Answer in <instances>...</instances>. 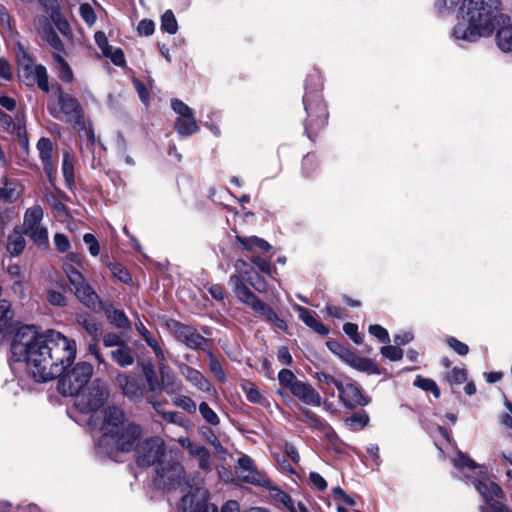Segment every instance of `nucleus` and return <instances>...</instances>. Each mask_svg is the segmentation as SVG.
Masks as SVG:
<instances>
[{
	"mask_svg": "<svg viewBox=\"0 0 512 512\" xmlns=\"http://www.w3.org/2000/svg\"><path fill=\"white\" fill-rule=\"evenodd\" d=\"M259 313L262 316H264L267 321L274 323L278 329H281V330L287 329L286 322L283 319L279 318L277 316V314L274 312V310L267 304H265L263 306V308L259 311Z\"/></svg>",
	"mask_w": 512,
	"mask_h": 512,
	"instance_id": "nucleus-42",
	"label": "nucleus"
},
{
	"mask_svg": "<svg viewBox=\"0 0 512 512\" xmlns=\"http://www.w3.org/2000/svg\"><path fill=\"white\" fill-rule=\"evenodd\" d=\"M235 473L238 479L244 483L258 487H271V480L267 474L259 470L252 458L243 454L238 458Z\"/></svg>",
	"mask_w": 512,
	"mask_h": 512,
	"instance_id": "nucleus-10",
	"label": "nucleus"
},
{
	"mask_svg": "<svg viewBox=\"0 0 512 512\" xmlns=\"http://www.w3.org/2000/svg\"><path fill=\"white\" fill-rule=\"evenodd\" d=\"M502 23L496 34L498 47L504 52L512 51V22L503 15L499 16V23Z\"/></svg>",
	"mask_w": 512,
	"mask_h": 512,
	"instance_id": "nucleus-20",
	"label": "nucleus"
},
{
	"mask_svg": "<svg viewBox=\"0 0 512 512\" xmlns=\"http://www.w3.org/2000/svg\"><path fill=\"white\" fill-rule=\"evenodd\" d=\"M79 12H80L82 19L89 26H92L95 23L96 15H95L93 8L89 4H87V3L81 4L80 8H79Z\"/></svg>",
	"mask_w": 512,
	"mask_h": 512,
	"instance_id": "nucleus-58",
	"label": "nucleus"
},
{
	"mask_svg": "<svg viewBox=\"0 0 512 512\" xmlns=\"http://www.w3.org/2000/svg\"><path fill=\"white\" fill-rule=\"evenodd\" d=\"M28 236L38 247L46 248L48 246V231L42 225L33 228L30 231L24 233Z\"/></svg>",
	"mask_w": 512,
	"mask_h": 512,
	"instance_id": "nucleus-35",
	"label": "nucleus"
},
{
	"mask_svg": "<svg viewBox=\"0 0 512 512\" xmlns=\"http://www.w3.org/2000/svg\"><path fill=\"white\" fill-rule=\"evenodd\" d=\"M46 201L51 206L56 216L63 217L66 215V207L56 195L52 193L47 194Z\"/></svg>",
	"mask_w": 512,
	"mask_h": 512,
	"instance_id": "nucleus-46",
	"label": "nucleus"
},
{
	"mask_svg": "<svg viewBox=\"0 0 512 512\" xmlns=\"http://www.w3.org/2000/svg\"><path fill=\"white\" fill-rule=\"evenodd\" d=\"M327 346L330 349V351L337 355L343 362H345L352 353L350 349L342 346L341 344L335 341L328 342Z\"/></svg>",
	"mask_w": 512,
	"mask_h": 512,
	"instance_id": "nucleus-53",
	"label": "nucleus"
},
{
	"mask_svg": "<svg viewBox=\"0 0 512 512\" xmlns=\"http://www.w3.org/2000/svg\"><path fill=\"white\" fill-rule=\"evenodd\" d=\"M498 9V0H463L459 16L466 23L459 22L453 29V36L468 42L490 36L495 22L499 24Z\"/></svg>",
	"mask_w": 512,
	"mask_h": 512,
	"instance_id": "nucleus-2",
	"label": "nucleus"
},
{
	"mask_svg": "<svg viewBox=\"0 0 512 512\" xmlns=\"http://www.w3.org/2000/svg\"><path fill=\"white\" fill-rule=\"evenodd\" d=\"M278 381L280 385L290 390V392L295 388V386L300 382L295 376V374L289 369H282L278 373Z\"/></svg>",
	"mask_w": 512,
	"mask_h": 512,
	"instance_id": "nucleus-40",
	"label": "nucleus"
},
{
	"mask_svg": "<svg viewBox=\"0 0 512 512\" xmlns=\"http://www.w3.org/2000/svg\"><path fill=\"white\" fill-rule=\"evenodd\" d=\"M16 216L17 212L14 207L0 209V225L3 228L8 226Z\"/></svg>",
	"mask_w": 512,
	"mask_h": 512,
	"instance_id": "nucleus-64",
	"label": "nucleus"
},
{
	"mask_svg": "<svg viewBox=\"0 0 512 512\" xmlns=\"http://www.w3.org/2000/svg\"><path fill=\"white\" fill-rule=\"evenodd\" d=\"M21 193L20 185L16 180L6 176L0 178V200L5 203L15 202Z\"/></svg>",
	"mask_w": 512,
	"mask_h": 512,
	"instance_id": "nucleus-22",
	"label": "nucleus"
},
{
	"mask_svg": "<svg viewBox=\"0 0 512 512\" xmlns=\"http://www.w3.org/2000/svg\"><path fill=\"white\" fill-rule=\"evenodd\" d=\"M77 346L56 330L39 333L34 325L20 327L11 343L15 361H24L38 381H49L61 376L76 358Z\"/></svg>",
	"mask_w": 512,
	"mask_h": 512,
	"instance_id": "nucleus-1",
	"label": "nucleus"
},
{
	"mask_svg": "<svg viewBox=\"0 0 512 512\" xmlns=\"http://www.w3.org/2000/svg\"><path fill=\"white\" fill-rule=\"evenodd\" d=\"M117 382L127 397L133 400H138L141 398V388L134 377H131L127 374H119L117 377Z\"/></svg>",
	"mask_w": 512,
	"mask_h": 512,
	"instance_id": "nucleus-24",
	"label": "nucleus"
},
{
	"mask_svg": "<svg viewBox=\"0 0 512 512\" xmlns=\"http://www.w3.org/2000/svg\"><path fill=\"white\" fill-rule=\"evenodd\" d=\"M467 379V373L465 369L454 367L451 372L447 375V380L451 385H458L465 382Z\"/></svg>",
	"mask_w": 512,
	"mask_h": 512,
	"instance_id": "nucleus-52",
	"label": "nucleus"
},
{
	"mask_svg": "<svg viewBox=\"0 0 512 512\" xmlns=\"http://www.w3.org/2000/svg\"><path fill=\"white\" fill-rule=\"evenodd\" d=\"M415 385L425 391H431L437 398L440 396V391L435 381L427 378L417 377Z\"/></svg>",
	"mask_w": 512,
	"mask_h": 512,
	"instance_id": "nucleus-49",
	"label": "nucleus"
},
{
	"mask_svg": "<svg viewBox=\"0 0 512 512\" xmlns=\"http://www.w3.org/2000/svg\"><path fill=\"white\" fill-rule=\"evenodd\" d=\"M448 346L452 348L457 354L464 356L468 354L469 347L465 343L459 341L458 339L454 337H449L446 340Z\"/></svg>",
	"mask_w": 512,
	"mask_h": 512,
	"instance_id": "nucleus-60",
	"label": "nucleus"
},
{
	"mask_svg": "<svg viewBox=\"0 0 512 512\" xmlns=\"http://www.w3.org/2000/svg\"><path fill=\"white\" fill-rule=\"evenodd\" d=\"M76 322L80 326H82L86 332L91 335L94 338H97L102 331V328L99 323L95 321L94 318H92L87 313H79L76 315Z\"/></svg>",
	"mask_w": 512,
	"mask_h": 512,
	"instance_id": "nucleus-28",
	"label": "nucleus"
},
{
	"mask_svg": "<svg viewBox=\"0 0 512 512\" xmlns=\"http://www.w3.org/2000/svg\"><path fill=\"white\" fill-rule=\"evenodd\" d=\"M178 369L181 375L196 389L207 393H216L209 380L199 370L185 363H178Z\"/></svg>",
	"mask_w": 512,
	"mask_h": 512,
	"instance_id": "nucleus-14",
	"label": "nucleus"
},
{
	"mask_svg": "<svg viewBox=\"0 0 512 512\" xmlns=\"http://www.w3.org/2000/svg\"><path fill=\"white\" fill-rule=\"evenodd\" d=\"M368 331L381 342L389 341V334L387 330L378 324L370 325Z\"/></svg>",
	"mask_w": 512,
	"mask_h": 512,
	"instance_id": "nucleus-63",
	"label": "nucleus"
},
{
	"mask_svg": "<svg viewBox=\"0 0 512 512\" xmlns=\"http://www.w3.org/2000/svg\"><path fill=\"white\" fill-rule=\"evenodd\" d=\"M18 77L27 86L37 85L42 91H50L48 73L43 65L34 64L26 53L18 58Z\"/></svg>",
	"mask_w": 512,
	"mask_h": 512,
	"instance_id": "nucleus-8",
	"label": "nucleus"
},
{
	"mask_svg": "<svg viewBox=\"0 0 512 512\" xmlns=\"http://www.w3.org/2000/svg\"><path fill=\"white\" fill-rule=\"evenodd\" d=\"M175 129L179 134L188 136L196 133L199 127L194 117H178L175 121Z\"/></svg>",
	"mask_w": 512,
	"mask_h": 512,
	"instance_id": "nucleus-31",
	"label": "nucleus"
},
{
	"mask_svg": "<svg viewBox=\"0 0 512 512\" xmlns=\"http://www.w3.org/2000/svg\"><path fill=\"white\" fill-rule=\"evenodd\" d=\"M369 421L366 413H356L346 419V424L351 430L357 431L364 428Z\"/></svg>",
	"mask_w": 512,
	"mask_h": 512,
	"instance_id": "nucleus-44",
	"label": "nucleus"
},
{
	"mask_svg": "<svg viewBox=\"0 0 512 512\" xmlns=\"http://www.w3.org/2000/svg\"><path fill=\"white\" fill-rule=\"evenodd\" d=\"M110 395L108 385L101 379H95L85 390L76 396L75 405L83 413L99 409Z\"/></svg>",
	"mask_w": 512,
	"mask_h": 512,
	"instance_id": "nucleus-7",
	"label": "nucleus"
},
{
	"mask_svg": "<svg viewBox=\"0 0 512 512\" xmlns=\"http://www.w3.org/2000/svg\"><path fill=\"white\" fill-rule=\"evenodd\" d=\"M209 369L217 380L223 381L225 379V373L222 365L212 354L209 355Z\"/></svg>",
	"mask_w": 512,
	"mask_h": 512,
	"instance_id": "nucleus-56",
	"label": "nucleus"
},
{
	"mask_svg": "<svg viewBox=\"0 0 512 512\" xmlns=\"http://www.w3.org/2000/svg\"><path fill=\"white\" fill-rule=\"evenodd\" d=\"M111 357L122 367L130 366L134 363V357L131 354V350L126 345H122L118 349L113 350L111 352Z\"/></svg>",
	"mask_w": 512,
	"mask_h": 512,
	"instance_id": "nucleus-34",
	"label": "nucleus"
},
{
	"mask_svg": "<svg viewBox=\"0 0 512 512\" xmlns=\"http://www.w3.org/2000/svg\"><path fill=\"white\" fill-rule=\"evenodd\" d=\"M56 63V71L60 80L70 83L73 80V72L67 61L58 53L53 55Z\"/></svg>",
	"mask_w": 512,
	"mask_h": 512,
	"instance_id": "nucleus-30",
	"label": "nucleus"
},
{
	"mask_svg": "<svg viewBox=\"0 0 512 512\" xmlns=\"http://www.w3.org/2000/svg\"><path fill=\"white\" fill-rule=\"evenodd\" d=\"M65 273L70 284L74 287L76 298L88 309L93 311L100 310V298L92 286L86 281L83 274L71 265L65 267Z\"/></svg>",
	"mask_w": 512,
	"mask_h": 512,
	"instance_id": "nucleus-6",
	"label": "nucleus"
},
{
	"mask_svg": "<svg viewBox=\"0 0 512 512\" xmlns=\"http://www.w3.org/2000/svg\"><path fill=\"white\" fill-rule=\"evenodd\" d=\"M345 363L362 372L374 373L376 371V366L370 359L360 357L353 351Z\"/></svg>",
	"mask_w": 512,
	"mask_h": 512,
	"instance_id": "nucleus-29",
	"label": "nucleus"
},
{
	"mask_svg": "<svg viewBox=\"0 0 512 512\" xmlns=\"http://www.w3.org/2000/svg\"><path fill=\"white\" fill-rule=\"evenodd\" d=\"M380 351L385 358L391 361H398L403 357V350L397 346H383Z\"/></svg>",
	"mask_w": 512,
	"mask_h": 512,
	"instance_id": "nucleus-50",
	"label": "nucleus"
},
{
	"mask_svg": "<svg viewBox=\"0 0 512 512\" xmlns=\"http://www.w3.org/2000/svg\"><path fill=\"white\" fill-rule=\"evenodd\" d=\"M165 455L164 441L159 437H151L137 449V463L141 466H158L164 461Z\"/></svg>",
	"mask_w": 512,
	"mask_h": 512,
	"instance_id": "nucleus-12",
	"label": "nucleus"
},
{
	"mask_svg": "<svg viewBox=\"0 0 512 512\" xmlns=\"http://www.w3.org/2000/svg\"><path fill=\"white\" fill-rule=\"evenodd\" d=\"M159 373L161 377L163 390L167 394L173 395L176 393H180L182 391V381L176 377V375L173 373V371L167 364H159Z\"/></svg>",
	"mask_w": 512,
	"mask_h": 512,
	"instance_id": "nucleus-19",
	"label": "nucleus"
},
{
	"mask_svg": "<svg viewBox=\"0 0 512 512\" xmlns=\"http://www.w3.org/2000/svg\"><path fill=\"white\" fill-rule=\"evenodd\" d=\"M248 281L250 285L259 293L268 292V285L266 280L264 279L263 276L259 275L258 273H256L254 277H250Z\"/></svg>",
	"mask_w": 512,
	"mask_h": 512,
	"instance_id": "nucleus-59",
	"label": "nucleus"
},
{
	"mask_svg": "<svg viewBox=\"0 0 512 512\" xmlns=\"http://www.w3.org/2000/svg\"><path fill=\"white\" fill-rule=\"evenodd\" d=\"M208 496L204 487H189L181 498L179 508L183 512H217V506L208 502Z\"/></svg>",
	"mask_w": 512,
	"mask_h": 512,
	"instance_id": "nucleus-11",
	"label": "nucleus"
},
{
	"mask_svg": "<svg viewBox=\"0 0 512 512\" xmlns=\"http://www.w3.org/2000/svg\"><path fill=\"white\" fill-rule=\"evenodd\" d=\"M291 393L306 405L318 407L321 405V396L308 382L300 381Z\"/></svg>",
	"mask_w": 512,
	"mask_h": 512,
	"instance_id": "nucleus-17",
	"label": "nucleus"
},
{
	"mask_svg": "<svg viewBox=\"0 0 512 512\" xmlns=\"http://www.w3.org/2000/svg\"><path fill=\"white\" fill-rule=\"evenodd\" d=\"M62 172L67 185L71 187L74 183V166L68 154L64 155L62 163Z\"/></svg>",
	"mask_w": 512,
	"mask_h": 512,
	"instance_id": "nucleus-45",
	"label": "nucleus"
},
{
	"mask_svg": "<svg viewBox=\"0 0 512 512\" xmlns=\"http://www.w3.org/2000/svg\"><path fill=\"white\" fill-rule=\"evenodd\" d=\"M42 219L43 210L39 205H34L27 209L24 215L23 233H26V231H30L33 228L41 226Z\"/></svg>",
	"mask_w": 512,
	"mask_h": 512,
	"instance_id": "nucleus-27",
	"label": "nucleus"
},
{
	"mask_svg": "<svg viewBox=\"0 0 512 512\" xmlns=\"http://www.w3.org/2000/svg\"><path fill=\"white\" fill-rule=\"evenodd\" d=\"M498 499L480 507V512H512V510Z\"/></svg>",
	"mask_w": 512,
	"mask_h": 512,
	"instance_id": "nucleus-51",
	"label": "nucleus"
},
{
	"mask_svg": "<svg viewBox=\"0 0 512 512\" xmlns=\"http://www.w3.org/2000/svg\"><path fill=\"white\" fill-rule=\"evenodd\" d=\"M199 412L202 418L208 424L212 426H218L220 424V418L217 413L208 405L206 402H201L199 404Z\"/></svg>",
	"mask_w": 512,
	"mask_h": 512,
	"instance_id": "nucleus-41",
	"label": "nucleus"
},
{
	"mask_svg": "<svg viewBox=\"0 0 512 512\" xmlns=\"http://www.w3.org/2000/svg\"><path fill=\"white\" fill-rule=\"evenodd\" d=\"M341 402L348 408L365 406L369 399L363 395L361 388L354 382H348L346 390L343 391Z\"/></svg>",
	"mask_w": 512,
	"mask_h": 512,
	"instance_id": "nucleus-18",
	"label": "nucleus"
},
{
	"mask_svg": "<svg viewBox=\"0 0 512 512\" xmlns=\"http://www.w3.org/2000/svg\"><path fill=\"white\" fill-rule=\"evenodd\" d=\"M172 402L175 406L183 409L189 414H194L197 411L195 401L187 395L176 393L172 398Z\"/></svg>",
	"mask_w": 512,
	"mask_h": 512,
	"instance_id": "nucleus-36",
	"label": "nucleus"
},
{
	"mask_svg": "<svg viewBox=\"0 0 512 512\" xmlns=\"http://www.w3.org/2000/svg\"><path fill=\"white\" fill-rule=\"evenodd\" d=\"M241 387L250 402L257 404H264L266 402L265 397L253 383L245 381Z\"/></svg>",
	"mask_w": 512,
	"mask_h": 512,
	"instance_id": "nucleus-38",
	"label": "nucleus"
},
{
	"mask_svg": "<svg viewBox=\"0 0 512 512\" xmlns=\"http://www.w3.org/2000/svg\"><path fill=\"white\" fill-rule=\"evenodd\" d=\"M271 491L272 497H274L279 502L283 503L291 512L294 510L296 503L294 500L285 492L280 490L278 487L273 485L271 481V487H266Z\"/></svg>",
	"mask_w": 512,
	"mask_h": 512,
	"instance_id": "nucleus-39",
	"label": "nucleus"
},
{
	"mask_svg": "<svg viewBox=\"0 0 512 512\" xmlns=\"http://www.w3.org/2000/svg\"><path fill=\"white\" fill-rule=\"evenodd\" d=\"M156 473L157 477L155 481L157 485L164 489L181 487V491L185 492L187 488L189 489V487H191L185 481L183 467L177 461H163L156 467Z\"/></svg>",
	"mask_w": 512,
	"mask_h": 512,
	"instance_id": "nucleus-9",
	"label": "nucleus"
},
{
	"mask_svg": "<svg viewBox=\"0 0 512 512\" xmlns=\"http://www.w3.org/2000/svg\"><path fill=\"white\" fill-rule=\"evenodd\" d=\"M237 242L248 251H252L253 247H257L263 251H268L271 245L264 239L257 236L240 237L237 236Z\"/></svg>",
	"mask_w": 512,
	"mask_h": 512,
	"instance_id": "nucleus-33",
	"label": "nucleus"
},
{
	"mask_svg": "<svg viewBox=\"0 0 512 512\" xmlns=\"http://www.w3.org/2000/svg\"><path fill=\"white\" fill-rule=\"evenodd\" d=\"M161 28L169 33L175 34L178 30L177 20L171 10H167L161 18Z\"/></svg>",
	"mask_w": 512,
	"mask_h": 512,
	"instance_id": "nucleus-43",
	"label": "nucleus"
},
{
	"mask_svg": "<svg viewBox=\"0 0 512 512\" xmlns=\"http://www.w3.org/2000/svg\"><path fill=\"white\" fill-rule=\"evenodd\" d=\"M25 248V239L23 235L17 231H14L8 236L7 239V251L12 256L20 255Z\"/></svg>",
	"mask_w": 512,
	"mask_h": 512,
	"instance_id": "nucleus-32",
	"label": "nucleus"
},
{
	"mask_svg": "<svg viewBox=\"0 0 512 512\" xmlns=\"http://www.w3.org/2000/svg\"><path fill=\"white\" fill-rule=\"evenodd\" d=\"M7 274L11 282L12 290L20 297L24 296V273L19 265L11 264L7 268Z\"/></svg>",
	"mask_w": 512,
	"mask_h": 512,
	"instance_id": "nucleus-25",
	"label": "nucleus"
},
{
	"mask_svg": "<svg viewBox=\"0 0 512 512\" xmlns=\"http://www.w3.org/2000/svg\"><path fill=\"white\" fill-rule=\"evenodd\" d=\"M93 374V367L87 362H79L67 370L59 380L58 390L64 396H77Z\"/></svg>",
	"mask_w": 512,
	"mask_h": 512,
	"instance_id": "nucleus-5",
	"label": "nucleus"
},
{
	"mask_svg": "<svg viewBox=\"0 0 512 512\" xmlns=\"http://www.w3.org/2000/svg\"><path fill=\"white\" fill-rule=\"evenodd\" d=\"M229 284L233 288L238 300L250 306L254 311L259 312L265 305L243 282L239 275H231Z\"/></svg>",
	"mask_w": 512,
	"mask_h": 512,
	"instance_id": "nucleus-13",
	"label": "nucleus"
},
{
	"mask_svg": "<svg viewBox=\"0 0 512 512\" xmlns=\"http://www.w3.org/2000/svg\"><path fill=\"white\" fill-rule=\"evenodd\" d=\"M251 262L263 273L272 276L276 273V268L270 264L267 260L260 256H253Z\"/></svg>",
	"mask_w": 512,
	"mask_h": 512,
	"instance_id": "nucleus-48",
	"label": "nucleus"
},
{
	"mask_svg": "<svg viewBox=\"0 0 512 512\" xmlns=\"http://www.w3.org/2000/svg\"><path fill=\"white\" fill-rule=\"evenodd\" d=\"M135 328L150 347L158 343L157 339L147 330L141 321L135 323Z\"/></svg>",
	"mask_w": 512,
	"mask_h": 512,
	"instance_id": "nucleus-62",
	"label": "nucleus"
},
{
	"mask_svg": "<svg viewBox=\"0 0 512 512\" xmlns=\"http://www.w3.org/2000/svg\"><path fill=\"white\" fill-rule=\"evenodd\" d=\"M174 333L176 339L190 349H199L206 343V339L191 326L176 323Z\"/></svg>",
	"mask_w": 512,
	"mask_h": 512,
	"instance_id": "nucleus-15",
	"label": "nucleus"
},
{
	"mask_svg": "<svg viewBox=\"0 0 512 512\" xmlns=\"http://www.w3.org/2000/svg\"><path fill=\"white\" fill-rule=\"evenodd\" d=\"M473 484L476 490L484 498L485 504H489L492 501L505 498V493L502 488L497 483L491 481L488 478L475 480L473 481Z\"/></svg>",
	"mask_w": 512,
	"mask_h": 512,
	"instance_id": "nucleus-16",
	"label": "nucleus"
},
{
	"mask_svg": "<svg viewBox=\"0 0 512 512\" xmlns=\"http://www.w3.org/2000/svg\"><path fill=\"white\" fill-rule=\"evenodd\" d=\"M37 150L43 164V169L46 174L51 178L55 172V167L52 162L53 145L49 138L42 137L37 143Z\"/></svg>",
	"mask_w": 512,
	"mask_h": 512,
	"instance_id": "nucleus-21",
	"label": "nucleus"
},
{
	"mask_svg": "<svg viewBox=\"0 0 512 512\" xmlns=\"http://www.w3.org/2000/svg\"><path fill=\"white\" fill-rule=\"evenodd\" d=\"M108 320L118 328H129L130 321L125 313L118 309H107L106 310Z\"/></svg>",
	"mask_w": 512,
	"mask_h": 512,
	"instance_id": "nucleus-37",
	"label": "nucleus"
},
{
	"mask_svg": "<svg viewBox=\"0 0 512 512\" xmlns=\"http://www.w3.org/2000/svg\"><path fill=\"white\" fill-rule=\"evenodd\" d=\"M101 432L104 441L118 451L130 452L142 436V427L129 420L117 406H108L103 411Z\"/></svg>",
	"mask_w": 512,
	"mask_h": 512,
	"instance_id": "nucleus-3",
	"label": "nucleus"
},
{
	"mask_svg": "<svg viewBox=\"0 0 512 512\" xmlns=\"http://www.w3.org/2000/svg\"><path fill=\"white\" fill-rule=\"evenodd\" d=\"M49 113L57 120L80 125L83 122V109L79 101L62 89L57 91V102L48 104Z\"/></svg>",
	"mask_w": 512,
	"mask_h": 512,
	"instance_id": "nucleus-4",
	"label": "nucleus"
},
{
	"mask_svg": "<svg viewBox=\"0 0 512 512\" xmlns=\"http://www.w3.org/2000/svg\"><path fill=\"white\" fill-rule=\"evenodd\" d=\"M46 298L53 306L63 307L67 304L66 297L61 292L55 290H48Z\"/></svg>",
	"mask_w": 512,
	"mask_h": 512,
	"instance_id": "nucleus-57",
	"label": "nucleus"
},
{
	"mask_svg": "<svg viewBox=\"0 0 512 512\" xmlns=\"http://www.w3.org/2000/svg\"><path fill=\"white\" fill-rule=\"evenodd\" d=\"M108 267L112 274L121 282L128 283L131 280L130 274L118 263H110Z\"/></svg>",
	"mask_w": 512,
	"mask_h": 512,
	"instance_id": "nucleus-54",
	"label": "nucleus"
},
{
	"mask_svg": "<svg viewBox=\"0 0 512 512\" xmlns=\"http://www.w3.org/2000/svg\"><path fill=\"white\" fill-rule=\"evenodd\" d=\"M295 310L299 314V318L313 331L320 335H327L329 330L326 326H324L316 317L315 313L306 309L305 307L296 305Z\"/></svg>",
	"mask_w": 512,
	"mask_h": 512,
	"instance_id": "nucleus-23",
	"label": "nucleus"
},
{
	"mask_svg": "<svg viewBox=\"0 0 512 512\" xmlns=\"http://www.w3.org/2000/svg\"><path fill=\"white\" fill-rule=\"evenodd\" d=\"M83 241L88 245L89 252L92 256L96 257L100 253V245L95 236L91 233H86L83 236Z\"/></svg>",
	"mask_w": 512,
	"mask_h": 512,
	"instance_id": "nucleus-61",
	"label": "nucleus"
},
{
	"mask_svg": "<svg viewBox=\"0 0 512 512\" xmlns=\"http://www.w3.org/2000/svg\"><path fill=\"white\" fill-rule=\"evenodd\" d=\"M452 462L458 468L467 467L469 469H475L477 467V464L462 452H458L457 455L452 459Z\"/></svg>",
	"mask_w": 512,
	"mask_h": 512,
	"instance_id": "nucleus-55",
	"label": "nucleus"
},
{
	"mask_svg": "<svg viewBox=\"0 0 512 512\" xmlns=\"http://www.w3.org/2000/svg\"><path fill=\"white\" fill-rule=\"evenodd\" d=\"M39 34L42 39L54 50L57 52L64 51L65 45L63 41L59 38L49 22L46 21L45 24L39 29Z\"/></svg>",
	"mask_w": 512,
	"mask_h": 512,
	"instance_id": "nucleus-26",
	"label": "nucleus"
},
{
	"mask_svg": "<svg viewBox=\"0 0 512 512\" xmlns=\"http://www.w3.org/2000/svg\"><path fill=\"white\" fill-rule=\"evenodd\" d=\"M171 107L174 112L179 115V117H194L193 110L179 99H172Z\"/></svg>",
	"mask_w": 512,
	"mask_h": 512,
	"instance_id": "nucleus-47",
	"label": "nucleus"
}]
</instances>
